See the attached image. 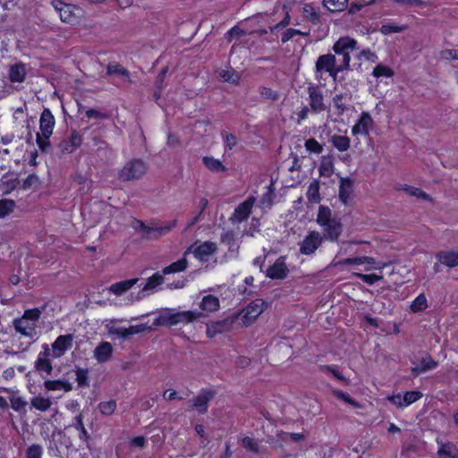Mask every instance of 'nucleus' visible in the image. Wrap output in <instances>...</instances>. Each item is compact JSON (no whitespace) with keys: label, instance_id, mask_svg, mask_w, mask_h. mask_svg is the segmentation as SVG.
<instances>
[{"label":"nucleus","instance_id":"obj_1","mask_svg":"<svg viewBox=\"0 0 458 458\" xmlns=\"http://www.w3.org/2000/svg\"><path fill=\"white\" fill-rule=\"evenodd\" d=\"M52 5L58 12L63 22L75 25L80 20V8L73 4H66L62 0H53Z\"/></svg>","mask_w":458,"mask_h":458},{"label":"nucleus","instance_id":"obj_2","mask_svg":"<svg viewBox=\"0 0 458 458\" xmlns=\"http://www.w3.org/2000/svg\"><path fill=\"white\" fill-rule=\"evenodd\" d=\"M146 171V164L140 158H134L123 167L119 175L123 181H131L140 179Z\"/></svg>","mask_w":458,"mask_h":458},{"label":"nucleus","instance_id":"obj_3","mask_svg":"<svg viewBox=\"0 0 458 458\" xmlns=\"http://www.w3.org/2000/svg\"><path fill=\"white\" fill-rule=\"evenodd\" d=\"M201 316L199 312L192 310L179 311L175 313H168L161 317L164 324L172 327L180 323H191Z\"/></svg>","mask_w":458,"mask_h":458},{"label":"nucleus","instance_id":"obj_4","mask_svg":"<svg viewBox=\"0 0 458 458\" xmlns=\"http://www.w3.org/2000/svg\"><path fill=\"white\" fill-rule=\"evenodd\" d=\"M357 41L349 37L340 38L334 45L333 50L338 56L337 64H340L346 56L348 57V65L350 66V53L356 49Z\"/></svg>","mask_w":458,"mask_h":458},{"label":"nucleus","instance_id":"obj_5","mask_svg":"<svg viewBox=\"0 0 458 458\" xmlns=\"http://www.w3.org/2000/svg\"><path fill=\"white\" fill-rule=\"evenodd\" d=\"M82 141L81 135L78 131H72L69 138L64 139L57 145V152L61 156L72 154L81 147Z\"/></svg>","mask_w":458,"mask_h":458},{"label":"nucleus","instance_id":"obj_6","mask_svg":"<svg viewBox=\"0 0 458 458\" xmlns=\"http://www.w3.org/2000/svg\"><path fill=\"white\" fill-rule=\"evenodd\" d=\"M50 357H52V354L48 344H42V351L38 353L34 365L35 369L38 373H45L47 376L52 374L53 365L49 359Z\"/></svg>","mask_w":458,"mask_h":458},{"label":"nucleus","instance_id":"obj_7","mask_svg":"<svg viewBox=\"0 0 458 458\" xmlns=\"http://www.w3.org/2000/svg\"><path fill=\"white\" fill-rule=\"evenodd\" d=\"M215 389H201L200 393L195 396L191 402V407L199 414H205L208 409V403L216 396Z\"/></svg>","mask_w":458,"mask_h":458},{"label":"nucleus","instance_id":"obj_8","mask_svg":"<svg viewBox=\"0 0 458 458\" xmlns=\"http://www.w3.org/2000/svg\"><path fill=\"white\" fill-rule=\"evenodd\" d=\"M73 335L72 334L60 335L52 344L51 354L53 358L62 357L66 351L72 347Z\"/></svg>","mask_w":458,"mask_h":458},{"label":"nucleus","instance_id":"obj_9","mask_svg":"<svg viewBox=\"0 0 458 458\" xmlns=\"http://www.w3.org/2000/svg\"><path fill=\"white\" fill-rule=\"evenodd\" d=\"M0 391L9 394L10 406L14 411L18 412L20 415H25L27 413L28 403L22 396L19 395L18 391L8 387H2Z\"/></svg>","mask_w":458,"mask_h":458},{"label":"nucleus","instance_id":"obj_10","mask_svg":"<svg viewBox=\"0 0 458 458\" xmlns=\"http://www.w3.org/2000/svg\"><path fill=\"white\" fill-rule=\"evenodd\" d=\"M13 324L16 333L30 340H35L37 335V324L22 319L21 318H14Z\"/></svg>","mask_w":458,"mask_h":458},{"label":"nucleus","instance_id":"obj_11","mask_svg":"<svg viewBox=\"0 0 458 458\" xmlns=\"http://www.w3.org/2000/svg\"><path fill=\"white\" fill-rule=\"evenodd\" d=\"M255 202V198L250 196L242 203H241L233 213L231 219L234 222L242 223L250 216L253 205Z\"/></svg>","mask_w":458,"mask_h":458},{"label":"nucleus","instance_id":"obj_12","mask_svg":"<svg viewBox=\"0 0 458 458\" xmlns=\"http://www.w3.org/2000/svg\"><path fill=\"white\" fill-rule=\"evenodd\" d=\"M322 237L317 232L310 233L302 241L300 250L304 255H310L321 245Z\"/></svg>","mask_w":458,"mask_h":458},{"label":"nucleus","instance_id":"obj_13","mask_svg":"<svg viewBox=\"0 0 458 458\" xmlns=\"http://www.w3.org/2000/svg\"><path fill=\"white\" fill-rule=\"evenodd\" d=\"M337 57L335 55L326 54L320 55L316 61L315 70L316 73L321 75L323 72H327L337 65Z\"/></svg>","mask_w":458,"mask_h":458},{"label":"nucleus","instance_id":"obj_14","mask_svg":"<svg viewBox=\"0 0 458 458\" xmlns=\"http://www.w3.org/2000/svg\"><path fill=\"white\" fill-rule=\"evenodd\" d=\"M286 257L281 256L267 269V276L271 279H284L286 277Z\"/></svg>","mask_w":458,"mask_h":458},{"label":"nucleus","instance_id":"obj_15","mask_svg":"<svg viewBox=\"0 0 458 458\" xmlns=\"http://www.w3.org/2000/svg\"><path fill=\"white\" fill-rule=\"evenodd\" d=\"M310 104L314 112H322L326 110L324 98L321 89L318 87H309Z\"/></svg>","mask_w":458,"mask_h":458},{"label":"nucleus","instance_id":"obj_16","mask_svg":"<svg viewBox=\"0 0 458 458\" xmlns=\"http://www.w3.org/2000/svg\"><path fill=\"white\" fill-rule=\"evenodd\" d=\"M262 308L256 302L247 305L242 311V321L244 325L250 326L262 313Z\"/></svg>","mask_w":458,"mask_h":458},{"label":"nucleus","instance_id":"obj_17","mask_svg":"<svg viewBox=\"0 0 458 458\" xmlns=\"http://www.w3.org/2000/svg\"><path fill=\"white\" fill-rule=\"evenodd\" d=\"M437 457L438 458H458V447L456 444L451 441H437Z\"/></svg>","mask_w":458,"mask_h":458},{"label":"nucleus","instance_id":"obj_18","mask_svg":"<svg viewBox=\"0 0 458 458\" xmlns=\"http://www.w3.org/2000/svg\"><path fill=\"white\" fill-rule=\"evenodd\" d=\"M1 188L4 194H9L13 191H14L19 185H21V182L19 177L14 173H6L1 177Z\"/></svg>","mask_w":458,"mask_h":458},{"label":"nucleus","instance_id":"obj_19","mask_svg":"<svg viewBox=\"0 0 458 458\" xmlns=\"http://www.w3.org/2000/svg\"><path fill=\"white\" fill-rule=\"evenodd\" d=\"M321 227L323 228L324 237L331 242H336L342 233V224L336 219Z\"/></svg>","mask_w":458,"mask_h":458},{"label":"nucleus","instance_id":"obj_20","mask_svg":"<svg viewBox=\"0 0 458 458\" xmlns=\"http://www.w3.org/2000/svg\"><path fill=\"white\" fill-rule=\"evenodd\" d=\"M27 75V72L25 69V65L23 63L19 62L14 64L10 65L8 71V78L11 82L21 83L25 81Z\"/></svg>","mask_w":458,"mask_h":458},{"label":"nucleus","instance_id":"obj_21","mask_svg":"<svg viewBox=\"0 0 458 458\" xmlns=\"http://www.w3.org/2000/svg\"><path fill=\"white\" fill-rule=\"evenodd\" d=\"M216 244L213 242L207 241L198 245L194 250V257L199 260H204L206 258L214 254L216 250Z\"/></svg>","mask_w":458,"mask_h":458},{"label":"nucleus","instance_id":"obj_22","mask_svg":"<svg viewBox=\"0 0 458 458\" xmlns=\"http://www.w3.org/2000/svg\"><path fill=\"white\" fill-rule=\"evenodd\" d=\"M113 354V346L109 342H101L94 351V356L99 363L109 360Z\"/></svg>","mask_w":458,"mask_h":458},{"label":"nucleus","instance_id":"obj_23","mask_svg":"<svg viewBox=\"0 0 458 458\" xmlns=\"http://www.w3.org/2000/svg\"><path fill=\"white\" fill-rule=\"evenodd\" d=\"M436 257L441 264L448 267H458V251L441 250L437 254Z\"/></svg>","mask_w":458,"mask_h":458},{"label":"nucleus","instance_id":"obj_24","mask_svg":"<svg viewBox=\"0 0 458 458\" xmlns=\"http://www.w3.org/2000/svg\"><path fill=\"white\" fill-rule=\"evenodd\" d=\"M353 191V183L350 178H342L339 186V198L347 204Z\"/></svg>","mask_w":458,"mask_h":458},{"label":"nucleus","instance_id":"obj_25","mask_svg":"<svg viewBox=\"0 0 458 458\" xmlns=\"http://www.w3.org/2000/svg\"><path fill=\"white\" fill-rule=\"evenodd\" d=\"M72 427H73L76 430H78L79 434L78 437L80 440L82 442L88 443L90 439V435L89 434L88 430L86 429L83 422V415L82 413H79L73 418Z\"/></svg>","mask_w":458,"mask_h":458},{"label":"nucleus","instance_id":"obj_26","mask_svg":"<svg viewBox=\"0 0 458 458\" xmlns=\"http://www.w3.org/2000/svg\"><path fill=\"white\" fill-rule=\"evenodd\" d=\"M333 105L339 113L349 112L351 107V97L349 94L335 95Z\"/></svg>","mask_w":458,"mask_h":458},{"label":"nucleus","instance_id":"obj_27","mask_svg":"<svg viewBox=\"0 0 458 458\" xmlns=\"http://www.w3.org/2000/svg\"><path fill=\"white\" fill-rule=\"evenodd\" d=\"M199 307L208 312L216 311L220 307L219 300L212 294L206 295L202 298Z\"/></svg>","mask_w":458,"mask_h":458},{"label":"nucleus","instance_id":"obj_28","mask_svg":"<svg viewBox=\"0 0 458 458\" xmlns=\"http://www.w3.org/2000/svg\"><path fill=\"white\" fill-rule=\"evenodd\" d=\"M202 163L212 173H221L227 170V168L219 159H216L213 157H203Z\"/></svg>","mask_w":458,"mask_h":458},{"label":"nucleus","instance_id":"obj_29","mask_svg":"<svg viewBox=\"0 0 458 458\" xmlns=\"http://www.w3.org/2000/svg\"><path fill=\"white\" fill-rule=\"evenodd\" d=\"M55 123V116H40L38 133L51 137Z\"/></svg>","mask_w":458,"mask_h":458},{"label":"nucleus","instance_id":"obj_30","mask_svg":"<svg viewBox=\"0 0 458 458\" xmlns=\"http://www.w3.org/2000/svg\"><path fill=\"white\" fill-rule=\"evenodd\" d=\"M188 267V260L186 258H182L175 262L171 263L163 268V275H170L184 271Z\"/></svg>","mask_w":458,"mask_h":458},{"label":"nucleus","instance_id":"obj_31","mask_svg":"<svg viewBox=\"0 0 458 458\" xmlns=\"http://www.w3.org/2000/svg\"><path fill=\"white\" fill-rule=\"evenodd\" d=\"M138 278H133L115 283L112 284L111 291L114 293L120 295L130 290L138 282Z\"/></svg>","mask_w":458,"mask_h":458},{"label":"nucleus","instance_id":"obj_32","mask_svg":"<svg viewBox=\"0 0 458 458\" xmlns=\"http://www.w3.org/2000/svg\"><path fill=\"white\" fill-rule=\"evenodd\" d=\"M428 305V300L424 293H420L410 305V310L413 313L424 311Z\"/></svg>","mask_w":458,"mask_h":458},{"label":"nucleus","instance_id":"obj_33","mask_svg":"<svg viewBox=\"0 0 458 458\" xmlns=\"http://www.w3.org/2000/svg\"><path fill=\"white\" fill-rule=\"evenodd\" d=\"M218 76L222 81L230 82L234 85H239L241 81V75L233 69L221 70L218 72Z\"/></svg>","mask_w":458,"mask_h":458},{"label":"nucleus","instance_id":"obj_34","mask_svg":"<svg viewBox=\"0 0 458 458\" xmlns=\"http://www.w3.org/2000/svg\"><path fill=\"white\" fill-rule=\"evenodd\" d=\"M41 184L39 177L35 174H30L21 183V189L23 191L37 190Z\"/></svg>","mask_w":458,"mask_h":458},{"label":"nucleus","instance_id":"obj_35","mask_svg":"<svg viewBox=\"0 0 458 458\" xmlns=\"http://www.w3.org/2000/svg\"><path fill=\"white\" fill-rule=\"evenodd\" d=\"M319 175L323 177H330L334 173V163L328 157H323L318 166Z\"/></svg>","mask_w":458,"mask_h":458},{"label":"nucleus","instance_id":"obj_36","mask_svg":"<svg viewBox=\"0 0 458 458\" xmlns=\"http://www.w3.org/2000/svg\"><path fill=\"white\" fill-rule=\"evenodd\" d=\"M106 74L107 75H119L124 78H130V72L124 68L119 63H110L106 66Z\"/></svg>","mask_w":458,"mask_h":458},{"label":"nucleus","instance_id":"obj_37","mask_svg":"<svg viewBox=\"0 0 458 458\" xmlns=\"http://www.w3.org/2000/svg\"><path fill=\"white\" fill-rule=\"evenodd\" d=\"M319 369L323 372L331 373L337 380L344 383V386L350 385V379L346 378L337 369L336 365H321Z\"/></svg>","mask_w":458,"mask_h":458},{"label":"nucleus","instance_id":"obj_38","mask_svg":"<svg viewBox=\"0 0 458 458\" xmlns=\"http://www.w3.org/2000/svg\"><path fill=\"white\" fill-rule=\"evenodd\" d=\"M331 209L327 206H319L317 216L318 224L322 226L333 221Z\"/></svg>","mask_w":458,"mask_h":458},{"label":"nucleus","instance_id":"obj_39","mask_svg":"<svg viewBox=\"0 0 458 458\" xmlns=\"http://www.w3.org/2000/svg\"><path fill=\"white\" fill-rule=\"evenodd\" d=\"M324 6L330 12H342L348 6V0H323Z\"/></svg>","mask_w":458,"mask_h":458},{"label":"nucleus","instance_id":"obj_40","mask_svg":"<svg viewBox=\"0 0 458 458\" xmlns=\"http://www.w3.org/2000/svg\"><path fill=\"white\" fill-rule=\"evenodd\" d=\"M331 142L340 152L346 151L350 148V139L347 136L334 135L332 136Z\"/></svg>","mask_w":458,"mask_h":458},{"label":"nucleus","instance_id":"obj_41","mask_svg":"<svg viewBox=\"0 0 458 458\" xmlns=\"http://www.w3.org/2000/svg\"><path fill=\"white\" fill-rule=\"evenodd\" d=\"M44 309L45 306H42V308L27 309L24 310L21 318L22 319L29 320L30 322L37 324V322L39 320L41 317Z\"/></svg>","mask_w":458,"mask_h":458},{"label":"nucleus","instance_id":"obj_42","mask_svg":"<svg viewBox=\"0 0 458 458\" xmlns=\"http://www.w3.org/2000/svg\"><path fill=\"white\" fill-rule=\"evenodd\" d=\"M117 404L115 400L103 401L98 404V409L103 416H110L116 410Z\"/></svg>","mask_w":458,"mask_h":458},{"label":"nucleus","instance_id":"obj_43","mask_svg":"<svg viewBox=\"0 0 458 458\" xmlns=\"http://www.w3.org/2000/svg\"><path fill=\"white\" fill-rule=\"evenodd\" d=\"M164 283L163 275L158 272L154 273L151 276H149L147 280V283L143 286V291L152 290Z\"/></svg>","mask_w":458,"mask_h":458},{"label":"nucleus","instance_id":"obj_44","mask_svg":"<svg viewBox=\"0 0 458 458\" xmlns=\"http://www.w3.org/2000/svg\"><path fill=\"white\" fill-rule=\"evenodd\" d=\"M307 198L311 202H319V183L318 181H313L310 183L307 191Z\"/></svg>","mask_w":458,"mask_h":458},{"label":"nucleus","instance_id":"obj_45","mask_svg":"<svg viewBox=\"0 0 458 458\" xmlns=\"http://www.w3.org/2000/svg\"><path fill=\"white\" fill-rule=\"evenodd\" d=\"M51 401L48 398L36 396L31 400V405L38 411H46L51 407Z\"/></svg>","mask_w":458,"mask_h":458},{"label":"nucleus","instance_id":"obj_46","mask_svg":"<svg viewBox=\"0 0 458 458\" xmlns=\"http://www.w3.org/2000/svg\"><path fill=\"white\" fill-rule=\"evenodd\" d=\"M304 146L310 154L319 155L323 152V146L314 138L306 140Z\"/></svg>","mask_w":458,"mask_h":458},{"label":"nucleus","instance_id":"obj_47","mask_svg":"<svg viewBox=\"0 0 458 458\" xmlns=\"http://www.w3.org/2000/svg\"><path fill=\"white\" fill-rule=\"evenodd\" d=\"M288 439L296 444L300 451L304 452L307 450L308 445L303 433H288Z\"/></svg>","mask_w":458,"mask_h":458},{"label":"nucleus","instance_id":"obj_48","mask_svg":"<svg viewBox=\"0 0 458 458\" xmlns=\"http://www.w3.org/2000/svg\"><path fill=\"white\" fill-rule=\"evenodd\" d=\"M360 119L352 129V134L357 135L359 133L368 134V122L372 121V116H360Z\"/></svg>","mask_w":458,"mask_h":458},{"label":"nucleus","instance_id":"obj_49","mask_svg":"<svg viewBox=\"0 0 458 458\" xmlns=\"http://www.w3.org/2000/svg\"><path fill=\"white\" fill-rule=\"evenodd\" d=\"M15 208V201L9 199L0 200V218L10 215Z\"/></svg>","mask_w":458,"mask_h":458},{"label":"nucleus","instance_id":"obj_50","mask_svg":"<svg viewBox=\"0 0 458 458\" xmlns=\"http://www.w3.org/2000/svg\"><path fill=\"white\" fill-rule=\"evenodd\" d=\"M331 393H332V394H333L335 398H337V399H339V400H342V401H344V403H348V404H351V405H352V406H354V407H359L358 403H357L353 398H352V397L349 395V394H347V393H345V392H344V391H342V390H339V389H337V388H333V389L331 390Z\"/></svg>","mask_w":458,"mask_h":458},{"label":"nucleus","instance_id":"obj_51","mask_svg":"<svg viewBox=\"0 0 458 458\" xmlns=\"http://www.w3.org/2000/svg\"><path fill=\"white\" fill-rule=\"evenodd\" d=\"M403 190L411 196H414L424 200H431L430 196L420 188L405 185Z\"/></svg>","mask_w":458,"mask_h":458},{"label":"nucleus","instance_id":"obj_52","mask_svg":"<svg viewBox=\"0 0 458 458\" xmlns=\"http://www.w3.org/2000/svg\"><path fill=\"white\" fill-rule=\"evenodd\" d=\"M355 276L369 285H373L377 282L381 281L383 279L382 275L377 274L355 273Z\"/></svg>","mask_w":458,"mask_h":458},{"label":"nucleus","instance_id":"obj_53","mask_svg":"<svg viewBox=\"0 0 458 458\" xmlns=\"http://www.w3.org/2000/svg\"><path fill=\"white\" fill-rule=\"evenodd\" d=\"M113 334L117 335L123 338H127L130 335H136L140 332L137 326H130L129 327H118L111 331Z\"/></svg>","mask_w":458,"mask_h":458},{"label":"nucleus","instance_id":"obj_54","mask_svg":"<svg viewBox=\"0 0 458 458\" xmlns=\"http://www.w3.org/2000/svg\"><path fill=\"white\" fill-rule=\"evenodd\" d=\"M43 447L39 444H32L26 449V458H42Z\"/></svg>","mask_w":458,"mask_h":458},{"label":"nucleus","instance_id":"obj_55","mask_svg":"<svg viewBox=\"0 0 458 458\" xmlns=\"http://www.w3.org/2000/svg\"><path fill=\"white\" fill-rule=\"evenodd\" d=\"M422 395V393L419 390L406 391L403 394L405 407L419 401Z\"/></svg>","mask_w":458,"mask_h":458},{"label":"nucleus","instance_id":"obj_56","mask_svg":"<svg viewBox=\"0 0 458 458\" xmlns=\"http://www.w3.org/2000/svg\"><path fill=\"white\" fill-rule=\"evenodd\" d=\"M407 29V25H394V24H384L380 27L379 31L384 35H389L392 33H400Z\"/></svg>","mask_w":458,"mask_h":458},{"label":"nucleus","instance_id":"obj_57","mask_svg":"<svg viewBox=\"0 0 458 458\" xmlns=\"http://www.w3.org/2000/svg\"><path fill=\"white\" fill-rule=\"evenodd\" d=\"M49 139H50V136H47V135H42L40 133H37V135H36V142H37V145H38V148L42 152L47 153L50 149L51 144H50Z\"/></svg>","mask_w":458,"mask_h":458},{"label":"nucleus","instance_id":"obj_58","mask_svg":"<svg viewBox=\"0 0 458 458\" xmlns=\"http://www.w3.org/2000/svg\"><path fill=\"white\" fill-rule=\"evenodd\" d=\"M349 65H348V57L346 56L344 60L341 61L340 64H338L335 68L330 70L328 72L329 76L333 79L334 81L337 80V75L339 72L343 71H348Z\"/></svg>","mask_w":458,"mask_h":458},{"label":"nucleus","instance_id":"obj_59","mask_svg":"<svg viewBox=\"0 0 458 458\" xmlns=\"http://www.w3.org/2000/svg\"><path fill=\"white\" fill-rule=\"evenodd\" d=\"M437 366L438 362L433 360L429 354H427L420 361V367H421L422 370L425 372L435 369Z\"/></svg>","mask_w":458,"mask_h":458},{"label":"nucleus","instance_id":"obj_60","mask_svg":"<svg viewBox=\"0 0 458 458\" xmlns=\"http://www.w3.org/2000/svg\"><path fill=\"white\" fill-rule=\"evenodd\" d=\"M76 381L79 386H88L89 383V372L86 369L79 368L75 370Z\"/></svg>","mask_w":458,"mask_h":458},{"label":"nucleus","instance_id":"obj_61","mask_svg":"<svg viewBox=\"0 0 458 458\" xmlns=\"http://www.w3.org/2000/svg\"><path fill=\"white\" fill-rule=\"evenodd\" d=\"M242 445L248 451H250L252 453H259V443L253 439L252 437H244L242 439Z\"/></svg>","mask_w":458,"mask_h":458},{"label":"nucleus","instance_id":"obj_62","mask_svg":"<svg viewBox=\"0 0 458 458\" xmlns=\"http://www.w3.org/2000/svg\"><path fill=\"white\" fill-rule=\"evenodd\" d=\"M38 150L33 148V149H27L23 155V159L28 163L29 165L36 166L38 165Z\"/></svg>","mask_w":458,"mask_h":458},{"label":"nucleus","instance_id":"obj_63","mask_svg":"<svg viewBox=\"0 0 458 458\" xmlns=\"http://www.w3.org/2000/svg\"><path fill=\"white\" fill-rule=\"evenodd\" d=\"M364 264L369 265V267H365V271H369L372 267L375 269L381 270L386 267V264L383 262H377L376 259L372 257L363 256Z\"/></svg>","mask_w":458,"mask_h":458},{"label":"nucleus","instance_id":"obj_64","mask_svg":"<svg viewBox=\"0 0 458 458\" xmlns=\"http://www.w3.org/2000/svg\"><path fill=\"white\" fill-rule=\"evenodd\" d=\"M394 72L393 71L385 65L378 64L377 65L373 70V75L375 77H391L393 76Z\"/></svg>","mask_w":458,"mask_h":458}]
</instances>
